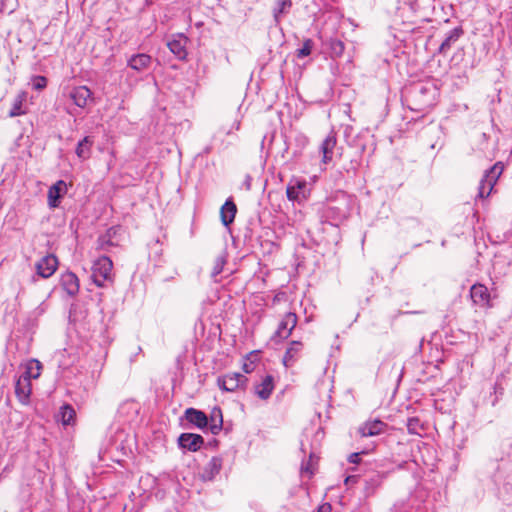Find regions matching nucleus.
Listing matches in <instances>:
<instances>
[{
  "mask_svg": "<svg viewBox=\"0 0 512 512\" xmlns=\"http://www.w3.org/2000/svg\"><path fill=\"white\" fill-rule=\"evenodd\" d=\"M112 260L107 256L99 257L92 266V279L98 287H103L106 281H112Z\"/></svg>",
  "mask_w": 512,
  "mask_h": 512,
  "instance_id": "1",
  "label": "nucleus"
},
{
  "mask_svg": "<svg viewBox=\"0 0 512 512\" xmlns=\"http://www.w3.org/2000/svg\"><path fill=\"white\" fill-rule=\"evenodd\" d=\"M248 384V378L238 372H230L217 378L218 387L225 392L244 390Z\"/></svg>",
  "mask_w": 512,
  "mask_h": 512,
  "instance_id": "2",
  "label": "nucleus"
},
{
  "mask_svg": "<svg viewBox=\"0 0 512 512\" xmlns=\"http://www.w3.org/2000/svg\"><path fill=\"white\" fill-rule=\"evenodd\" d=\"M298 322V317L294 312H286L277 325L274 336L285 340L290 337Z\"/></svg>",
  "mask_w": 512,
  "mask_h": 512,
  "instance_id": "3",
  "label": "nucleus"
},
{
  "mask_svg": "<svg viewBox=\"0 0 512 512\" xmlns=\"http://www.w3.org/2000/svg\"><path fill=\"white\" fill-rule=\"evenodd\" d=\"M58 264V258L53 254H48L36 263V272L44 279L50 278L57 270Z\"/></svg>",
  "mask_w": 512,
  "mask_h": 512,
  "instance_id": "4",
  "label": "nucleus"
},
{
  "mask_svg": "<svg viewBox=\"0 0 512 512\" xmlns=\"http://www.w3.org/2000/svg\"><path fill=\"white\" fill-rule=\"evenodd\" d=\"M69 98L79 108H86L93 102V93L87 86H77L72 88Z\"/></svg>",
  "mask_w": 512,
  "mask_h": 512,
  "instance_id": "5",
  "label": "nucleus"
},
{
  "mask_svg": "<svg viewBox=\"0 0 512 512\" xmlns=\"http://www.w3.org/2000/svg\"><path fill=\"white\" fill-rule=\"evenodd\" d=\"M470 296L475 305L483 308L491 307L490 293L485 285L480 283L472 285L470 289Z\"/></svg>",
  "mask_w": 512,
  "mask_h": 512,
  "instance_id": "6",
  "label": "nucleus"
},
{
  "mask_svg": "<svg viewBox=\"0 0 512 512\" xmlns=\"http://www.w3.org/2000/svg\"><path fill=\"white\" fill-rule=\"evenodd\" d=\"M304 344L301 341H291L283 356L282 362L285 367L293 366L301 357Z\"/></svg>",
  "mask_w": 512,
  "mask_h": 512,
  "instance_id": "7",
  "label": "nucleus"
},
{
  "mask_svg": "<svg viewBox=\"0 0 512 512\" xmlns=\"http://www.w3.org/2000/svg\"><path fill=\"white\" fill-rule=\"evenodd\" d=\"M337 145V137L336 134L331 132L327 135V137L322 141L319 146V150L322 154L321 162L323 164H328L333 160L334 150Z\"/></svg>",
  "mask_w": 512,
  "mask_h": 512,
  "instance_id": "8",
  "label": "nucleus"
},
{
  "mask_svg": "<svg viewBox=\"0 0 512 512\" xmlns=\"http://www.w3.org/2000/svg\"><path fill=\"white\" fill-rule=\"evenodd\" d=\"M388 425L381 420L367 421L358 428L361 437H371L384 433Z\"/></svg>",
  "mask_w": 512,
  "mask_h": 512,
  "instance_id": "9",
  "label": "nucleus"
},
{
  "mask_svg": "<svg viewBox=\"0 0 512 512\" xmlns=\"http://www.w3.org/2000/svg\"><path fill=\"white\" fill-rule=\"evenodd\" d=\"M55 420L63 426H75L77 423L76 411L72 405L64 403L55 415Z\"/></svg>",
  "mask_w": 512,
  "mask_h": 512,
  "instance_id": "10",
  "label": "nucleus"
},
{
  "mask_svg": "<svg viewBox=\"0 0 512 512\" xmlns=\"http://www.w3.org/2000/svg\"><path fill=\"white\" fill-rule=\"evenodd\" d=\"M32 392L31 380L20 376L15 385V394L17 399L23 405H27L30 400V395Z\"/></svg>",
  "mask_w": 512,
  "mask_h": 512,
  "instance_id": "11",
  "label": "nucleus"
},
{
  "mask_svg": "<svg viewBox=\"0 0 512 512\" xmlns=\"http://www.w3.org/2000/svg\"><path fill=\"white\" fill-rule=\"evenodd\" d=\"M187 41V37H185L183 34H178L175 37H173L170 41H168L167 46L178 59L184 60L187 56Z\"/></svg>",
  "mask_w": 512,
  "mask_h": 512,
  "instance_id": "12",
  "label": "nucleus"
},
{
  "mask_svg": "<svg viewBox=\"0 0 512 512\" xmlns=\"http://www.w3.org/2000/svg\"><path fill=\"white\" fill-rule=\"evenodd\" d=\"M67 192V185L63 180H58L53 184L47 193L48 205L50 208H56L59 206V200L63 194Z\"/></svg>",
  "mask_w": 512,
  "mask_h": 512,
  "instance_id": "13",
  "label": "nucleus"
},
{
  "mask_svg": "<svg viewBox=\"0 0 512 512\" xmlns=\"http://www.w3.org/2000/svg\"><path fill=\"white\" fill-rule=\"evenodd\" d=\"M179 444L189 451L196 452L204 444V439L199 434L183 433L179 437Z\"/></svg>",
  "mask_w": 512,
  "mask_h": 512,
  "instance_id": "14",
  "label": "nucleus"
},
{
  "mask_svg": "<svg viewBox=\"0 0 512 512\" xmlns=\"http://www.w3.org/2000/svg\"><path fill=\"white\" fill-rule=\"evenodd\" d=\"M61 286L70 296L79 292V279L73 272L67 271L61 275Z\"/></svg>",
  "mask_w": 512,
  "mask_h": 512,
  "instance_id": "15",
  "label": "nucleus"
},
{
  "mask_svg": "<svg viewBox=\"0 0 512 512\" xmlns=\"http://www.w3.org/2000/svg\"><path fill=\"white\" fill-rule=\"evenodd\" d=\"M275 387L274 377L266 375L262 378L261 382L255 386V394L262 400H267Z\"/></svg>",
  "mask_w": 512,
  "mask_h": 512,
  "instance_id": "16",
  "label": "nucleus"
},
{
  "mask_svg": "<svg viewBox=\"0 0 512 512\" xmlns=\"http://www.w3.org/2000/svg\"><path fill=\"white\" fill-rule=\"evenodd\" d=\"M504 171V165L502 162H496L484 175V179L487 182V193L491 194L494 186Z\"/></svg>",
  "mask_w": 512,
  "mask_h": 512,
  "instance_id": "17",
  "label": "nucleus"
},
{
  "mask_svg": "<svg viewBox=\"0 0 512 512\" xmlns=\"http://www.w3.org/2000/svg\"><path fill=\"white\" fill-rule=\"evenodd\" d=\"M237 213V206L232 199H227L220 209V218L224 226L233 223Z\"/></svg>",
  "mask_w": 512,
  "mask_h": 512,
  "instance_id": "18",
  "label": "nucleus"
},
{
  "mask_svg": "<svg viewBox=\"0 0 512 512\" xmlns=\"http://www.w3.org/2000/svg\"><path fill=\"white\" fill-rule=\"evenodd\" d=\"M185 418L188 422L198 428H204L208 425V418L203 411L195 408H188L185 411Z\"/></svg>",
  "mask_w": 512,
  "mask_h": 512,
  "instance_id": "19",
  "label": "nucleus"
},
{
  "mask_svg": "<svg viewBox=\"0 0 512 512\" xmlns=\"http://www.w3.org/2000/svg\"><path fill=\"white\" fill-rule=\"evenodd\" d=\"M152 58L148 54L140 53L133 55L128 60V66L135 71H143L149 68Z\"/></svg>",
  "mask_w": 512,
  "mask_h": 512,
  "instance_id": "20",
  "label": "nucleus"
},
{
  "mask_svg": "<svg viewBox=\"0 0 512 512\" xmlns=\"http://www.w3.org/2000/svg\"><path fill=\"white\" fill-rule=\"evenodd\" d=\"M93 143V139L90 136H86L77 144L75 152L79 159L87 160L90 158Z\"/></svg>",
  "mask_w": 512,
  "mask_h": 512,
  "instance_id": "21",
  "label": "nucleus"
},
{
  "mask_svg": "<svg viewBox=\"0 0 512 512\" xmlns=\"http://www.w3.org/2000/svg\"><path fill=\"white\" fill-rule=\"evenodd\" d=\"M42 363L37 359H31L26 364V371L21 375L29 380L38 379L42 372Z\"/></svg>",
  "mask_w": 512,
  "mask_h": 512,
  "instance_id": "22",
  "label": "nucleus"
},
{
  "mask_svg": "<svg viewBox=\"0 0 512 512\" xmlns=\"http://www.w3.org/2000/svg\"><path fill=\"white\" fill-rule=\"evenodd\" d=\"M26 97L27 94L24 91H21L17 94L12 104V108L9 112L10 117H16L26 114V111L23 109V104L26 101Z\"/></svg>",
  "mask_w": 512,
  "mask_h": 512,
  "instance_id": "23",
  "label": "nucleus"
},
{
  "mask_svg": "<svg viewBox=\"0 0 512 512\" xmlns=\"http://www.w3.org/2000/svg\"><path fill=\"white\" fill-rule=\"evenodd\" d=\"M223 425V418H222V411L220 408L215 407L211 411L210 415V430L213 434H218L219 431L222 429Z\"/></svg>",
  "mask_w": 512,
  "mask_h": 512,
  "instance_id": "24",
  "label": "nucleus"
},
{
  "mask_svg": "<svg viewBox=\"0 0 512 512\" xmlns=\"http://www.w3.org/2000/svg\"><path fill=\"white\" fill-rule=\"evenodd\" d=\"M305 187V180H297L295 184H289L286 188L287 198L291 201H298L300 199V190Z\"/></svg>",
  "mask_w": 512,
  "mask_h": 512,
  "instance_id": "25",
  "label": "nucleus"
},
{
  "mask_svg": "<svg viewBox=\"0 0 512 512\" xmlns=\"http://www.w3.org/2000/svg\"><path fill=\"white\" fill-rule=\"evenodd\" d=\"M222 468V460L218 457H213L206 465L205 471L206 478L211 480L217 475Z\"/></svg>",
  "mask_w": 512,
  "mask_h": 512,
  "instance_id": "26",
  "label": "nucleus"
},
{
  "mask_svg": "<svg viewBox=\"0 0 512 512\" xmlns=\"http://www.w3.org/2000/svg\"><path fill=\"white\" fill-rule=\"evenodd\" d=\"M460 37V32L458 30L452 31L446 39L441 43L439 47V52L445 54L451 47L452 43H455Z\"/></svg>",
  "mask_w": 512,
  "mask_h": 512,
  "instance_id": "27",
  "label": "nucleus"
},
{
  "mask_svg": "<svg viewBox=\"0 0 512 512\" xmlns=\"http://www.w3.org/2000/svg\"><path fill=\"white\" fill-rule=\"evenodd\" d=\"M313 45L314 43L311 39L304 40L302 47L297 50V57L304 58L309 56L312 52Z\"/></svg>",
  "mask_w": 512,
  "mask_h": 512,
  "instance_id": "28",
  "label": "nucleus"
},
{
  "mask_svg": "<svg viewBox=\"0 0 512 512\" xmlns=\"http://www.w3.org/2000/svg\"><path fill=\"white\" fill-rule=\"evenodd\" d=\"M47 78L44 76L33 77V87L36 90H43L47 86Z\"/></svg>",
  "mask_w": 512,
  "mask_h": 512,
  "instance_id": "29",
  "label": "nucleus"
},
{
  "mask_svg": "<svg viewBox=\"0 0 512 512\" xmlns=\"http://www.w3.org/2000/svg\"><path fill=\"white\" fill-rule=\"evenodd\" d=\"M331 49L336 55H341L344 52V44L340 40H333L331 42Z\"/></svg>",
  "mask_w": 512,
  "mask_h": 512,
  "instance_id": "30",
  "label": "nucleus"
},
{
  "mask_svg": "<svg viewBox=\"0 0 512 512\" xmlns=\"http://www.w3.org/2000/svg\"><path fill=\"white\" fill-rule=\"evenodd\" d=\"M490 194L487 193V182L484 178L480 181L478 196L480 198H487Z\"/></svg>",
  "mask_w": 512,
  "mask_h": 512,
  "instance_id": "31",
  "label": "nucleus"
},
{
  "mask_svg": "<svg viewBox=\"0 0 512 512\" xmlns=\"http://www.w3.org/2000/svg\"><path fill=\"white\" fill-rule=\"evenodd\" d=\"M242 370L249 374L255 370V363L253 361H248V357L244 360L242 364Z\"/></svg>",
  "mask_w": 512,
  "mask_h": 512,
  "instance_id": "32",
  "label": "nucleus"
},
{
  "mask_svg": "<svg viewBox=\"0 0 512 512\" xmlns=\"http://www.w3.org/2000/svg\"><path fill=\"white\" fill-rule=\"evenodd\" d=\"M360 453H352L349 457H348V461L350 463H353V464H358L360 462Z\"/></svg>",
  "mask_w": 512,
  "mask_h": 512,
  "instance_id": "33",
  "label": "nucleus"
},
{
  "mask_svg": "<svg viewBox=\"0 0 512 512\" xmlns=\"http://www.w3.org/2000/svg\"><path fill=\"white\" fill-rule=\"evenodd\" d=\"M316 512H331V505L324 503L317 508Z\"/></svg>",
  "mask_w": 512,
  "mask_h": 512,
  "instance_id": "34",
  "label": "nucleus"
},
{
  "mask_svg": "<svg viewBox=\"0 0 512 512\" xmlns=\"http://www.w3.org/2000/svg\"><path fill=\"white\" fill-rule=\"evenodd\" d=\"M290 0H281L279 3L280 11H283L285 6H290Z\"/></svg>",
  "mask_w": 512,
  "mask_h": 512,
  "instance_id": "35",
  "label": "nucleus"
},
{
  "mask_svg": "<svg viewBox=\"0 0 512 512\" xmlns=\"http://www.w3.org/2000/svg\"><path fill=\"white\" fill-rule=\"evenodd\" d=\"M417 419H409L408 421V429L410 430L412 426H414V423H416Z\"/></svg>",
  "mask_w": 512,
  "mask_h": 512,
  "instance_id": "36",
  "label": "nucleus"
}]
</instances>
